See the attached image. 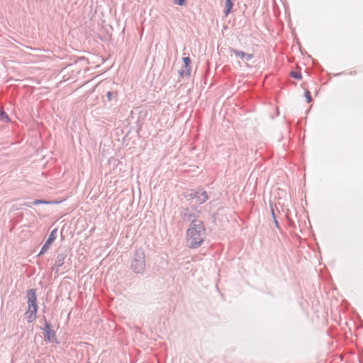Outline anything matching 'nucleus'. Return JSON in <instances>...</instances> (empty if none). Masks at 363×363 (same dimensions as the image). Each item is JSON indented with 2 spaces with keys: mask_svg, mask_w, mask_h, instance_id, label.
<instances>
[{
  "mask_svg": "<svg viewBox=\"0 0 363 363\" xmlns=\"http://www.w3.org/2000/svg\"><path fill=\"white\" fill-rule=\"evenodd\" d=\"M206 228L202 221L191 223L186 231V244L189 248L196 249L204 242Z\"/></svg>",
  "mask_w": 363,
  "mask_h": 363,
  "instance_id": "f257e3e1",
  "label": "nucleus"
},
{
  "mask_svg": "<svg viewBox=\"0 0 363 363\" xmlns=\"http://www.w3.org/2000/svg\"><path fill=\"white\" fill-rule=\"evenodd\" d=\"M146 266L145 252L142 248L135 250L130 262V268L135 274H143Z\"/></svg>",
  "mask_w": 363,
  "mask_h": 363,
  "instance_id": "f03ea898",
  "label": "nucleus"
},
{
  "mask_svg": "<svg viewBox=\"0 0 363 363\" xmlns=\"http://www.w3.org/2000/svg\"><path fill=\"white\" fill-rule=\"evenodd\" d=\"M189 197L191 199H196L199 204L205 203L208 199L207 192L203 188L191 190Z\"/></svg>",
  "mask_w": 363,
  "mask_h": 363,
  "instance_id": "7ed1b4c3",
  "label": "nucleus"
},
{
  "mask_svg": "<svg viewBox=\"0 0 363 363\" xmlns=\"http://www.w3.org/2000/svg\"><path fill=\"white\" fill-rule=\"evenodd\" d=\"M67 256V251L64 248H59L57 251V256L55 258V264L52 267L53 271L58 272L59 267L63 265L65 260Z\"/></svg>",
  "mask_w": 363,
  "mask_h": 363,
  "instance_id": "20e7f679",
  "label": "nucleus"
},
{
  "mask_svg": "<svg viewBox=\"0 0 363 363\" xmlns=\"http://www.w3.org/2000/svg\"><path fill=\"white\" fill-rule=\"evenodd\" d=\"M57 229L55 228L50 233L48 238L47 239L45 243L43 245L40 252L38 254V257H40L44 255L49 249L50 245L57 238Z\"/></svg>",
  "mask_w": 363,
  "mask_h": 363,
  "instance_id": "39448f33",
  "label": "nucleus"
},
{
  "mask_svg": "<svg viewBox=\"0 0 363 363\" xmlns=\"http://www.w3.org/2000/svg\"><path fill=\"white\" fill-rule=\"evenodd\" d=\"M182 60L184 62V67L182 69H180L179 71V74L180 77H190L191 75V59L189 57H184L182 58Z\"/></svg>",
  "mask_w": 363,
  "mask_h": 363,
  "instance_id": "423d86ee",
  "label": "nucleus"
},
{
  "mask_svg": "<svg viewBox=\"0 0 363 363\" xmlns=\"http://www.w3.org/2000/svg\"><path fill=\"white\" fill-rule=\"evenodd\" d=\"M181 217L184 221L191 222V223H194L196 221H201L196 219V214L191 212L189 208H184L181 211Z\"/></svg>",
  "mask_w": 363,
  "mask_h": 363,
  "instance_id": "0eeeda50",
  "label": "nucleus"
},
{
  "mask_svg": "<svg viewBox=\"0 0 363 363\" xmlns=\"http://www.w3.org/2000/svg\"><path fill=\"white\" fill-rule=\"evenodd\" d=\"M230 53L234 54L236 57H240L242 60L247 62L250 61L254 57L253 54L247 53L245 52L237 50L235 48H230Z\"/></svg>",
  "mask_w": 363,
  "mask_h": 363,
  "instance_id": "6e6552de",
  "label": "nucleus"
},
{
  "mask_svg": "<svg viewBox=\"0 0 363 363\" xmlns=\"http://www.w3.org/2000/svg\"><path fill=\"white\" fill-rule=\"evenodd\" d=\"M38 311L37 304L28 305V308L26 312V319L28 323H33L36 318V313Z\"/></svg>",
  "mask_w": 363,
  "mask_h": 363,
  "instance_id": "1a4fd4ad",
  "label": "nucleus"
},
{
  "mask_svg": "<svg viewBox=\"0 0 363 363\" xmlns=\"http://www.w3.org/2000/svg\"><path fill=\"white\" fill-rule=\"evenodd\" d=\"M27 297H28V304L33 305L37 304V296H36V290L34 289H28L26 291Z\"/></svg>",
  "mask_w": 363,
  "mask_h": 363,
  "instance_id": "9d476101",
  "label": "nucleus"
},
{
  "mask_svg": "<svg viewBox=\"0 0 363 363\" xmlns=\"http://www.w3.org/2000/svg\"><path fill=\"white\" fill-rule=\"evenodd\" d=\"M45 339L46 341L50 342L58 343L56 333L55 330L48 331L45 333Z\"/></svg>",
  "mask_w": 363,
  "mask_h": 363,
  "instance_id": "9b49d317",
  "label": "nucleus"
},
{
  "mask_svg": "<svg viewBox=\"0 0 363 363\" xmlns=\"http://www.w3.org/2000/svg\"><path fill=\"white\" fill-rule=\"evenodd\" d=\"M233 6V0H226L225 1V7L224 10V13L225 16H228Z\"/></svg>",
  "mask_w": 363,
  "mask_h": 363,
  "instance_id": "f8f14e48",
  "label": "nucleus"
},
{
  "mask_svg": "<svg viewBox=\"0 0 363 363\" xmlns=\"http://www.w3.org/2000/svg\"><path fill=\"white\" fill-rule=\"evenodd\" d=\"M116 98H117V92H114V91H108L106 93V99L108 101H116Z\"/></svg>",
  "mask_w": 363,
  "mask_h": 363,
  "instance_id": "ddd939ff",
  "label": "nucleus"
},
{
  "mask_svg": "<svg viewBox=\"0 0 363 363\" xmlns=\"http://www.w3.org/2000/svg\"><path fill=\"white\" fill-rule=\"evenodd\" d=\"M45 321V326L44 328H42L41 329L45 331V333H48V331H51V324L46 320L45 317L43 318Z\"/></svg>",
  "mask_w": 363,
  "mask_h": 363,
  "instance_id": "4468645a",
  "label": "nucleus"
},
{
  "mask_svg": "<svg viewBox=\"0 0 363 363\" xmlns=\"http://www.w3.org/2000/svg\"><path fill=\"white\" fill-rule=\"evenodd\" d=\"M291 76L296 79L300 80L302 79V74L299 71H291Z\"/></svg>",
  "mask_w": 363,
  "mask_h": 363,
  "instance_id": "2eb2a0df",
  "label": "nucleus"
},
{
  "mask_svg": "<svg viewBox=\"0 0 363 363\" xmlns=\"http://www.w3.org/2000/svg\"><path fill=\"white\" fill-rule=\"evenodd\" d=\"M48 203H50V202L45 201V200H43V199H35L32 202V204H33V205L48 204Z\"/></svg>",
  "mask_w": 363,
  "mask_h": 363,
  "instance_id": "dca6fc26",
  "label": "nucleus"
},
{
  "mask_svg": "<svg viewBox=\"0 0 363 363\" xmlns=\"http://www.w3.org/2000/svg\"><path fill=\"white\" fill-rule=\"evenodd\" d=\"M0 120L4 121H8L9 120L8 115L4 111H0Z\"/></svg>",
  "mask_w": 363,
  "mask_h": 363,
  "instance_id": "f3484780",
  "label": "nucleus"
},
{
  "mask_svg": "<svg viewBox=\"0 0 363 363\" xmlns=\"http://www.w3.org/2000/svg\"><path fill=\"white\" fill-rule=\"evenodd\" d=\"M304 95L306 99L307 103H310L312 101V100H313L312 96H311V92L308 90H306Z\"/></svg>",
  "mask_w": 363,
  "mask_h": 363,
  "instance_id": "a211bd4d",
  "label": "nucleus"
},
{
  "mask_svg": "<svg viewBox=\"0 0 363 363\" xmlns=\"http://www.w3.org/2000/svg\"><path fill=\"white\" fill-rule=\"evenodd\" d=\"M174 3L179 6H183L186 3V0H174Z\"/></svg>",
  "mask_w": 363,
  "mask_h": 363,
  "instance_id": "6ab92c4d",
  "label": "nucleus"
},
{
  "mask_svg": "<svg viewBox=\"0 0 363 363\" xmlns=\"http://www.w3.org/2000/svg\"><path fill=\"white\" fill-rule=\"evenodd\" d=\"M270 207H271L272 216L273 217V219H274V218H277V217H276V215H275V212H274L272 203H270Z\"/></svg>",
  "mask_w": 363,
  "mask_h": 363,
  "instance_id": "aec40b11",
  "label": "nucleus"
},
{
  "mask_svg": "<svg viewBox=\"0 0 363 363\" xmlns=\"http://www.w3.org/2000/svg\"><path fill=\"white\" fill-rule=\"evenodd\" d=\"M274 222L276 228H280L279 223L278 220H277V218H274Z\"/></svg>",
  "mask_w": 363,
  "mask_h": 363,
  "instance_id": "412c9836",
  "label": "nucleus"
},
{
  "mask_svg": "<svg viewBox=\"0 0 363 363\" xmlns=\"http://www.w3.org/2000/svg\"><path fill=\"white\" fill-rule=\"evenodd\" d=\"M35 363H42L40 360H36Z\"/></svg>",
  "mask_w": 363,
  "mask_h": 363,
  "instance_id": "4be33fe9",
  "label": "nucleus"
},
{
  "mask_svg": "<svg viewBox=\"0 0 363 363\" xmlns=\"http://www.w3.org/2000/svg\"><path fill=\"white\" fill-rule=\"evenodd\" d=\"M26 206H27L28 207H30V204L28 203V204H26Z\"/></svg>",
  "mask_w": 363,
  "mask_h": 363,
  "instance_id": "5701e85b",
  "label": "nucleus"
},
{
  "mask_svg": "<svg viewBox=\"0 0 363 363\" xmlns=\"http://www.w3.org/2000/svg\"><path fill=\"white\" fill-rule=\"evenodd\" d=\"M86 363H91V362H87Z\"/></svg>",
  "mask_w": 363,
  "mask_h": 363,
  "instance_id": "b1692460",
  "label": "nucleus"
}]
</instances>
